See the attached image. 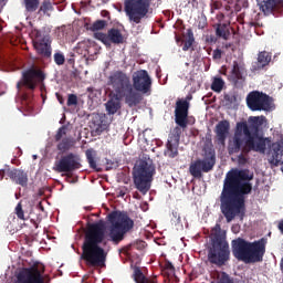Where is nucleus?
Here are the masks:
<instances>
[{
    "label": "nucleus",
    "mask_w": 283,
    "mask_h": 283,
    "mask_svg": "<svg viewBox=\"0 0 283 283\" xmlns=\"http://www.w3.org/2000/svg\"><path fill=\"white\" fill-rule=\"evenodd\" d=\"M45 81V73L43 70L36 66H31L30 69L22 72L21 81L18 82L17 87H27V90H36V85H41Z\"/></svg>",
    "instance_id": "12"
},
{
    "label": "nucleus",
    "mask_w": 283,
    "mask_h": 283,
    "mask_svg": "<svg viewBox=\"0 0 283 283\" xmlns=\"http://www.w3.org/2000/svg\"><path fill=\"white\" fill-rule=\"evenodd\" d=\"M264 120H266V117L264 116L249 118L250 129H252V134H258V132H260V126L264 124Z\"/></svg>",
    "instance_id": "28"
},
{
    "label": "nucleus",
    "mask_w": 283,
    "mask_h": 283,
    "mask_svg": "<svg viewBox=\"0 0 283 283\" xmlns=\"http://www.w3.org/2000/svg\"><path fill=\"white\" fill-rule=\"evenodd\" d=\"M14 213L18 220H23V221L28 220V218L25 217V211L23 210V205L21 202H19L14 208Z\"/></svg>",
    "instance_id": "36"
},
{
    "label": "nucleus",
    "mask_w": 283,
    "mask_h": 283,
    "mask_svg": "<svg viewBox=\"0 0 283 283\" xmlns=\"http://www.w3.org/2000/svg\"><path fill=\"white\" fill-rule=\"evenodd\" d=\"M83 167L81 165V157L74 153H70L65 156H62L59 161L55 163L53 171L57 174H72Z\"/></svg>",
    "instance_id": "13"
},
{
    "label": "nucleus",
    "mask_w": 283,
    "mask_h": 283,
    "mask_svg": "<svg viewBox=\"0 0 283 283\" xmlns=\"http://www.w3.org/2000/svg\"><path fill=\"white\" fill-rule=\"evenodd\" d=\"M111 96H112V99H109L108 103L105 104V106H106L107 113L114 115L120 108V101H124L125 103V99H116L115 96L112 94V91H111Z\"/></svg>",
    "instance_id": "26"
},
{
    "label": "nucleus",
    "mask_w": 283,
    "mask_h": 283,
    "mask_svg": "<svg viewBox=\"0 0 283 283\" xmlns=\"http://www.w3.org/2000/svg\"><path fill=\"white\" fill-rule=\"evenodd\" d=\"M33 48L38 54L44 59H50L52 56V40L48 34L36 31L35 39L33 40Z\"/></svg>",
    "instance_id": "15"
},
{
    "label": "nucleus",
    "mask_w": 283,
    "mask_h": 283,
    "mask_svg": "<svg viewBox=\"0 0 283 283\" xmlns=\"http://www.w3.org/2000/svg\"><path fill=\"white\" fill-rule=\"evenodd\" d=\"M45 265L34 263L29 268H22L15 275V283H45Z\"/></svg>",
    "instance_id": "11"
},
{
    "label": "nucleus",
    "mask_w": 283,
    "mask_h": 283,
    "mask_svg": "<svg viewBox=\"0 0 283 283\" xmlns=\"http://www.w3.org/2000/svg\"><path fill=\"white\" fill-rule=\"evenodd\" d=\"M0 176H8V178L14 184L23 187V189L28 188V182H30V177L28 176V171L19 168H10L7 167L0 170Z\"/></svg>",
    "instance_id": "16"
},
{
    "label": "nucleus",
    "mask_w": 283,
    "mask_h": 283,
    "mask_svg": "<svg viewBox=\"0 0 283 283\" xmlns=\"http://www.w3.org/2000/svg\"><path fill=\"white\" fill-rule=\"evenodd\" d=\"M156 167L147 160H140L133 169V180L137 191L145 196L151 189Z\"/></svg>",
    "instance_id": "8"
},
{
    "label": "nucleus",
    "mask_w": 283,
    "mask_h": 283,
    "mask_svg": "<svg viewBox=\"0 0 283 283\" xmlns=\"http://www.w3.org/2000/svg\"><path fill=\"white\" fill-rule=\"evenodd\" d=\"M31 222L34 224L35 229H39V223H36V221L31 220Z\"/></svg>",
    "instance_id": "52"
},
{
    "label": "nucleus",
    "mask_w": 283,
    "mask_h": 283,
    "mask_svg": "<svg viewBox=\"0 0 283 283\" xmlns=\"http://www.w3.org/2000/svg\"><path fill=\"white\" fill-rule=\"evenodd\" d=\"M87 45L85 43H81L80 48H86Z\"/></svg>",
    "instance_id": "53"
},
{
    "label": "nucleus",
    "mask_w": 283,
    "mask_h": 283,
    "mask_svg": "<svg viewBox=\"0 0 283 283\" xmlns=\"http://www.w3.org/2000/svg\"><path fill=\"white\" fill-rule=\"evenodd\" d=\"M242 61H233L232 70L228 76L229 81L233 83L234 87H242L247 81V69Z\"/></svg>",
    "instance_id": "18"
},
{
    "label": "nucleus",
    "mask_w": 283,
    "mask_h": 283,
    "mask_svg": "<svg viewBox=\"0 0 283 283\" xmlns=\"http://www.w3.org/2000/svg\"><path fill=\"white\" fill-rule=\"evenodd\" d=\"M91 129L95 136H101L102 132H105V125H103V118L99 115L92 118Z\"/></svg>",
    "instance_id": "22"
},
{
    "label": "nucleus",
    "mask_w": 283,
    "mask_h": 283,
    "mask_svg": "<svg viewBox=\"0 0 283 283\" xmlns=\"http://www.w3.org/2000/svg\"><path fill=\"white\" fill-rule=\"evenodd\" d=\"M125 41L123 33L118 29L108 30V46L114 43L115 45H120Z\"/></svg>",
    "instance_id": "23"
},
{
    "label": "nucleus",
    "mask_w": 283,
    "mask_h": 283,
    "mask_svg": "<svg viewBox=\"0 0 283 283\" xmlns=\"http://www.w3.org/2000/svg\"><path fill=\"white\" fill-rule=\"evenodd\" d=\"M266 253V240L264 238L250 242L243 238L232 240V254L239 262L255 264L262 262Z\"/></svg>",
    "instance_id": "5"
},
{
    "label": "nucleus",
    "mask_w": 283,
    "mask_h": 283,
    "mask_svg": "<svg viewBox=\"0 0 283 283\" xmlns=\"http://www.w3.org/2000/svg\"><path fill=\"white\" fill-rule=\"evenodd\" d=\"M247 105L251 112H269L271 109V101L269 95L253 91L247 96Z\"/></svg>",
    "instance_id": "14"
},
{
    "label": "nucleus",
    "mask_w": 283,
    "mask_h": 283,
    "mask_svg": "<svg viewBox=\"0 0 283 283\" xmlns=\"http://www.w3.org/2000/svg\"><path fill=\"white\" fill-rule=\"evenodd\" d=\"M161 269H164L165 271H169V273H176V268L174 266V263L169 260H166L164 262Z\"/></svg>",
    "instance_id": "44"
},
{
    "label": "nucleus",
    "mask_w": 283,
    "mask_h": 283,
    "mask_svg": "<svg viewBox=\"0 0 283 283\" xmlns=\"http://www.w3.org/2000/svg\"><path fill=\"white\" fill-rule=\"evenodd\" d=\"M240 151L241 154L238 156V160L240 165H247V156H249V153H244V144L241 145Z\"/></svg>",
    "instance_id": "41"
},
{
    "label": "nucleus",
    "mask_w": 283,
    "mask_h": 283,
    "mask_svg": "<svg viewBox=\"0 0 283 283\" xmlns=\"http://www.w3.org/2000/svg\"><path fill=\"white\" fill-rule=\"evenodd\" d=\"M213 61H220L222 59V50L216 49L212 53Z\"/></svg>",
    "instance_id": "47"
},
{
    "label": "nucleus",
    "mask_w": 283,
    "mask_h": 283,
    "mask_svg": "<svg viewBox=\"0 0 283 283\" xmlns=\"http://www.w3.org/2000/svg\"><path fill=\"white\" fill-rule=\"evenodd\" d=\"M269 163L272 167L283 165V139L272 144V155L269 158Z\"/></svg>",
    "instance_id": "19"
},
{
    "label": "nucleus",
    "mask_w": 283,
    "mask_h": 283,
    "mask_svg": "<svg viewBox=\"0 0 283 283\" xmlns=\"http://www.w3.org/2000/svg\"><path fill=\"white\" fill-rule=\"evenodd\" d=\"M266 143H271V140L253 133L250 124L240 122L237 124V132L234 133V136L228 143V154H230V156H233V154H240L242 145H244V154H251V151L264 154L266 151Z\"/></svg>",
    "instance_id": "4"
},
{
    "label": "nucleus",
    "mask_w": 283,
    "mask_h": 283,
    "mask_svg": "<svg viewBox=\"0 0 283 283\" xmlns=\"http://www.w3.org/2000/svg\"><path fill=\"white\" fill-rule=\"evenodd\" d=\"M216 35L227 41V39H229V29H227V24L218 23L216 28Z\"/></svg>",
    "instance_id": "31"
},
{
    "label": "nucleus",
    "mask_w": 283,
    "mask_h": 283,
    "mask_svg": "<svg viewBox=\"0 0 283 283\" xmlns=\"http://www.w3.org/2000/svg\"><path fill=\"white\" fill-rule=\"evenodd\" d=\"M107 218L111 223L107 241L113 242V244H120L125 240V234L134 229V220L122 211H113Z\"/></svg>",
    "instance_id": "7"
},
{
    "label": "nucleus",
    "mask_w": 283,
    "mask_h": 283,
    "mask_svg": "<svg viewBox=\"0 0 283 283\" xmlns=\"http://www.w3.org/2000/svg\"><path fill=\"white\" fill-rule=\"evenodd\" d=\"M176 41H177V43H180L181 40H180V38H176Z\"/></svg>",
    "instance_id": "55"
},
{
    "label": "nucleus",
    "mask_w": 283,
    "mask_h": 283,
    "mask_svg": "<svg viewBox=\"0 0 283 283\" xmlns=\"http://www.w3.org/2000/svg\"><path fill=\"white\" fill-rule=\"evenodd\" d=\"M55 96H56V98H57L60 105H64L65 98H63V95L56 93Z\"/></svg>",
    "instance_id": "48"
},
{
    "label": "nucleus",
    "mask_w": 283,
    "mask_h": 283,
    "mask_svg": "<svg viewBox=\"0 0 283 283\" xmlns=\"http://www.w3.org/2000/svg\"><path fill=\"white\" fill-rule=\"evenodd\" d=\"M216 167V149L211 146L203 147V159H197L189 166L190 176L202 178L203 174H209Z\"/></svg>",
    "instance_id": "9"
},
{
    "label": "nucleus",
    "mask_w": 283,
    "mask_h": 283,
    "mask_svg": "<svg viewBox=\"0 0 283 283\" xmlns=\"http://www.w3.org/2000/svg\"><path fill=\"white\" fill-rule=\"evenodd\" d=\"M256 3L262 12H271L277 6V0H256Z\"/></svg>",
    "instance_id": "29"
},
{
    "label": "nucleus",
    "mask_w": 283,
    "mask_h": 283,
    "mask_svg": "<svg viewBox=\"0 0 283 283\" xmlns=\"http://www.w3.org/2000/svg\"><path fill=\"white\" fill-rule=\"evenodd\" d=\"M230 124L229 120H221L216 126L217 140L224 145L227 136L229 135Z\"/></svg>",
    "instance_id": "20"
},
{
    "label": "nucleus",
    "mask_w": 283,
    "mask_h": 283,
    "mask_svg": "<svg viewBox=\"0 0 283 283\" xmlns=\"http://www.w3.org/2000/svg\"><path fill=\"white\" fill-rule=\"evenodd\" d=\"M150 6L151 0H130L124 2V10L129 21L138 24L147 17Z\"/></svg>",
    "instance_id": "10"
},
{
    "label": "nucleus",
    "mask_w": 283,
    "mask_h": 283,
    "mask_svg": "<svg viewBox=\"0 0 283 283\" xmlns=\"http://www.w3.org/2000/svg\"><path fill=\"white\" fill-rule=\"evenodd\" d=\"M86 160L91 167V169H95L96 171H101V169L96 168V151L94 148H88L85 151Z\"/></svg>",
    "instance_id": "30"
},
{
    "label": "nucleus",
    "mask_w": 283,
    "mask_h": 283,
    "mask_svg": "<svg viewBox=\"0 0 283 283\" xmlns=\"http://www.w3.org/2000/svg\"><path fill=\"white\" fill-rule=\"evenodd\" d=\"M101 244H107L105 241V222L98 221L90 223L84 233L81 258L94 269H104L107 262V252Z\"/></svg>",
    "instance_id": "3"
},
{
    "label": "nucleus",
    "mask_w": 283,
    "mask_h": 283,
    "mask_svg": "<svg viewBox=\"0 0 283 283\" xmlns=\"http://www.w3.org/2000/svg\"><path fill=\"white\" fill-rule=\"evenodd\" d=\"M224 88V80L222 77H214L211 84L212 92H217V94H220L222 90Z\"/></svg>",
    "instance_id": "32"
},
{
    "label": "nucleus",
    "mask_w": 283,
    "mask_h": 283,
    "mask_svg": "<svg viewBox=\"0 0 283 283\" xmlns=\"http://www.w3.org/2000/svg\"><path fill=\"white\" fill-rule=\"evenodd\" d=\"M125 1H130V0H125Z\"/></svg>",
    "instance_id": "57"
},
{
    "label": "nucleus",
    "mask_w": 283,
    "mask_h": 283,
    "mask_svg": "<svg viewBox=\"0 0 283 283\" xmlns=\"http://www.w3.org/2000/svg\"><path fill=\"white\" fill-rule=\"evenodd\" d=\"M53 10H54V6H52V2L44 1L38 11V14H48V17H50V13L48 12H52Z\"/></svg>",
    "instance_id": "35"
},
{
    "label": "nucleus",
    "mask_w": 283,
    "mask_h": 283,
    "mask_svg": "<svg viewBox=\"0 0 283 283\" xmlns=\"http://www.w3.org/2000/svg\"><path fill=\"white\" fill-rule=\"evenodd\" d=\"M40 3L41 0H24L27 12H36V10H39Z\"/></svg>",
    "instance_id": "33"
},
{
    "label": "nucleus",
    "mask_w": 283,
    "mask_h": 283,
    "mask_svg": "<svg viewBox=\"0 0 283 283\" xmlns=\"http://www.w3.org/2000/svg\"><path fill=\"white\" fill-rule=\"evenodd\" d=\"M85 51L87 52V54H90V49H86Z\"/></svg>",
    "instance_id": "56"
},
{
    "label": "nucleus",
    "mask_w": 283,
    "mask_h": 283,
    "mask_svg": "<svg viewBox=\"0 0 283 283\" xmlns=\"http://www.w3.org/2000/svg\"><path fill=\"white\" fill-rule=\"evenodd\" d=\"M272 55L270 52L262 51L258 54V66L256 70H263L271 63Z\"/></svg>",
    "instance_id": "25"
},
{
    "label": "nucleus",
    "mask_w": 283,
    "mask_h": 283,
    "mask_svg": "<svg viewBox=\"0 0 283 283\" xmlns=\"http://www.w3.org/2000/svg\"><path fill=\"white\" fill-rule=\"evenodd\" d=\"M172 216L177 222H180V213L178 211H172Z\"/></svg>",
    "instance_id": "49"
},
{
    "label": "nucleus",
    "mask_w": 283,
    "mask_h": 283,
    "mask_svg": "<svg viewBox=\"0 0 283 283\" xmlns=\"http://www.w3.org/2000/svg\"><path fill=\"white\" fill-rule=\"evenodd\" d=\"M218 283H233V279H231L227 272H222Z\"/></svg>",
    "instance_id": "45"
},
{
    "label": "nucleus",
    "mask_w": 283,
    "mask_h": 283,
    "mask_svg": "<svg viewBox=\"0 0 283 283\" xmlns=\"http://www.w3.org/2000/svg\"><path fill=\"white\" fill-rule=\"evenodd\" d=\"M166 147L165 156H168V158H176L178 156V147L174 146L171 140L167 142Z\"/></svg>",
    "instance_id": "34"
},
{
    "label": "nucleus",
    "mask_w": 283,
    "mask_h": 283,
    "mask_svg": "<svg viewBox=\"0 0 283 283\" xmlns=\"http://www.w3.org/2000/svg\"><path fill=\"white\" fill-rule=\"evenodd\" d=\"M182 45V51L184 52H189L191 48H193V43H196V38L193 36V30L192 29H187L186 34H184V40H181Z\"/></svg>",
    "instance_id": "21"
},
{
    "label": "nucleus",
    "mask_w": 283,
    "mask_h": 283,
    "mask_svg": "<svg viewBox=\"0 0 283 283\" xmlns=\"http://www.w3.org/2000/svg\"><path fill=\"white\" fill-rule=\"evenodd\" d=\"M54 62L56 65H64L65 64V55L63 53L57 52L53 55Z\"/></svg>",
    "instance_id": "43"
},
{
    "label": "nucleus",
    "mask_w": 283,
    "mask_h": 283,
    "mask_svg": "<svg viewBox=\"0 0 283 283\" xmlns=\"http://www.w3.org/2000/svg\"><path fill=\"white\" fill-rule=\"evenodd\" d=\"M277 229H279V231H281V233L283 234V219L279 222Z\"/></svg>",
    "instance_id": "50"
},
{
    "label": "nucleus",
    "mask_w": 283,
    "mask_h": 283,
    "mask_svg": "<svg viewBox=\"0 0 283 283\" xmlns=\"http://www.w3.org/2000/svg\"><path fill=\"white\" fill-rule=\"evenodd\" d=\"M139 244H140L142 247H145V241H139Z\"/></svg>",
    "instance_id": "54"
},
{
    "label": "nucleus",
    "mask_w": 283,
    "mask_h": 283,
    "mask_svg": "<svg viewBox=\"0 0 283 283\" xmlns=\"http://www.w3.org/2000/svg\"><path fill=\"white\" fill-rule=\"evenodd\" d=\"M76 145V142L72 137H64L59 144H57V150L62 151V154H65V151H70L72 147Z\"/></svg>",
    "instance_id": "27"
},
{
    "label": "nucleus",
    "mask_w": 283,
    "mask_h": 283,
    "mask_svg": "<svg viewBox=\"0 0 283 283\" xmlns=\"http://www.w3.org/2000/svg\"><path fill=\"white\" fill-rule=\"evenodd\" d=\"M254 175L249 169H232L223 180L220 193V210L227 222H233L235 218L244 220L247 214V197L253 191Z\"/></svg>",
    "instance_id": "1"
},
{
    "label": "nucleus",
    "mask_w": 283,
    "mask_h": 283,
    "mask_svg": "<svg viewBox=\"0 0 283 283\" xmlns=\"http://www.w3.org/2000/svg\"><path fill=\"white\" fill-rule=\"evenodd\" d=\"M182 134V130L180 129V127L176 126L172 130L171 134V140H174V143H180V136Z\"/></svg>",
    "instance_id": "40"
},
{
    "label": "nucleus",
    "mask_w": 283,
    "mask_h": 283,
    "mask_svg": "<svg viewBox=\"0 0 283 283\" xmlns=\"http://www.w3.org/2000/svg\"><path fill=\"white\" fill-rule=\"evenodd\" d=\"M223 98L226 103H229V105H233V103L238 101V97H235V95H229V94H226Z\"/></svg>",
    "instance_id": "46"
},
{
    "label": "nucleus",
    "mask_w": 283,
    "mask_h": 283,
    "mask_svg": "<svg viewBox=\"0 0 283 283\" xmlns=\"http://www.w3.org/2000/svg\"><path fill=\"white\" fill-rule=\"evenodd\" d=\"M133 280L136 283H158V280H156V277L149 279V277L145 276V274L143 273V270H140V268L134 269Z\"/></svg>",
    "instance_id": "24"
},
{
    "label": "nucleus",
    "mask_w": 283,
    "mask_h": 283,
    "mask_svg": "<svg viewBox=\"0 0 283 283\" xmlns=\"http://www.w3.org/2000/svg\"><path fill=\"white\" fill-rule=\"evenodd\" d=\"M105 25H107V21H105V20H97V21H95L93 23L91 29L93 30V32H96L98 30H103L105 28Z\"/></svg>",
    "instance_id": "39"
},
{
    "label": "nucleus",
    "mask_w": 283,
    "mask_h": 283,
    "mask_svg": "<svg viewBox=\"0 0 283 283\" xmlns=\"http://www.w3.org/2000/svg\"><path fill=\"white\" fill-rule=\"evenodd\" d=\"M66 105L67 107L78 105V96L76 94H69Z\"/></svg>",
    "instance_id": "42"
},
{
    "label": "nucleus",
    "mask_w": 283,
    "mask_h": 283,
    "mask_svg": "<svg viewBox=\"0 0 283 283\" xmlns=\"http://www.w3.org/2000/svg\"><path fill=\"white\" fill-rule=\"evenodd\" d=\"M63 136H67V127L65 125H63L62 127H60L55 134V142L60 143V140H62Z\"/></svg>",
    "instance_id": "37"
},
{
    "label": "nucleus",
    "mask_w": 283,
    "mask_h": 283,
    "mask_svg": "<svg viewBox=\"0 0 283 283\" xmlns=\"http://www.w3.org/2000/svg\"><path fill=\"white\" fill-rule=\"evenodd\" d=\"M199 30H205V22L198 24Z\"/></svg>",
    "instance_id": "51"
},
{
    "label": "nucleus",
    "mask_w": 283,
    "mask_h": 283,
    "mask_svg": "<svg viewBox=\"0 0 283 283\" xmlns=\"http://www.w3.org/2000/svg\"><path fill=\"white\" fill-rule=\"evenodd\" d=\"M229 260H231L229 242H227V235L222 233V228L217 223L210 234L208 261L216 266H224Z\"/></svg>",
    "instance_id": "6"
},
{
    "label": "nucleus",
    "mask_w": 283,
    "mask_h": 283,
    "mask_svg": "<svg viewBox=\"0 0 283 283\" xmlns=\"http://www.w3.org/2000/svg\"><path fill=\"white\" fill-rule=\"evenodd\" d=\"M106 85L112 87L116 101H125L128 107L140 105L144 96L151 95V77L145 70H139L132 77L125 71H113L107 76Z\"/></svg>",
    "instance_id": "2"
},
{
    "label": "nucleus",
    "mask_w": 283,
    "mask_h": 283,
    "mask_svg": "<svg viewBox=\"0 0 283 283\" xmlns=\"http://www.w3.org/2000/svg\"><path fill=\"white\" fill-rule=\"evenodd\" d=\"M175 123L181 127V129H187L189 125V102L187 99L176 102Z\"/></svg>",
    "instance_id": "17"
},
{
    "label": "nucleus",
    "mask_w": 283,
    "mask_h": 283,
    "mask_svg": "<svg viewBox=\"0 0 283 283\" xmlns=\"http://www.w3.org/2000/svg\"><path fill=\"white\" fill-rule=\"evenodd\" d=\"M95 39H97V41H101L102 43H104V45L109 46L108 33L105 34L103 32H97V33H95Z\"/></svg>",
    "instance_id": "38"
}]
</instances>
